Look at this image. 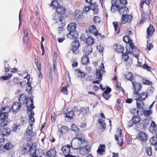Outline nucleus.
<instances>
[{
    "label": "nucleus",
    "mask_w": 157,
    "mask_h": 157,
    "mask_svg": "<svg viewBox=\"0 0 157 157\" xmlns=\"http://www.w3.org/2000/svg\"><path fill=\"white\" fill-rule=\"evenodd\" d=\"M21 105L18 102H15L11 107L12 111L14 112L18 111L21 108Z\"/></svg>",
    "instance_id": "nucleus-18"
},
{
    "label": "nucleus",
    "mask_w": 157,
    "mask_h": 157,
    "mask_svg": "<svg viewBox=\"0 0 157 157\" xmlns=\"http://www.w3.org/2000/svg\"><path fill=\"white\" fill-rule=\"evenodd\" d=\"M125 78L128 80H130L131 82L133 79V75L131 73L128 72L125 75Z\"/></svg>",
    "instance_id": "nucleus-37"
},
{
    "label": "nucleus",
    "mask_w": 157,
    "mask_h": 157,
    "mask_svg": "<svg viewBox=\"0 0 157 157\" xmlns=\"http://www.w3.org/2000/svg\"><path fill=\"white\" fill-rule=\"evenodd\" d=\"M82 16V13L81 11L76 10L74 13L75 17L76 19H78Z\"/></svg>",
    "instance_id": "nucleus-34"
},
{
    "label": "nucleus",
    "mask_w": 157,
    "mask_h": 157,
    "mask_svg": "<svg viewBox=\"0 0 157 157\" xmlns=\"http://www.w3.org/2000/svg\"><path fill=\"white\" fill-rule=\"evenodd\" d=\"M148 96V93L146 92H142L140 93H138L134 95L135 100L136 101L137 107L139 109H143L144 105L143 101L145 100Z\"/></svg>",
    "instance_id": "nucleus-3"
},
{
    "label": "nucleus",
    "mask_w": 157,
    "mask_h": 157,
    "mask_svg": "<svg viewBox=\"0 0 157 157\" xmlns=\"http://www.w3.org/2000/svg\"><path fill=\"white\" fill-rule=\"evenodd\" d=\"M55 10L57 13L61 15L64 14L65 10V8L60 5L56 8Z\"/></svg>",
    "instance_id": "nucleus-19"
},
{
    "label": "nucleus",
    "mask_w": 157,
    "mask_h": 157,
    "mask_svg": "<svg viewBox=\"0 0 157 157\" xmlns=\"http://www.w3.org/2000/svg\"><path fill=\"white\" fill-rule=\"evenodd\" d=\"M132 88L134 90L133 94L134 95L140 91L141 89V85L139 83L137 82H133L132 81Z\"/></svg>",
    "instance_id": "nucleus-13"
},
{
    "label": "nucleus",
    "mask_w": 157,
    "mask_h": 157,
    "mask_svg": "<svg viewBox=\"0 0 157 157\" xmlns=\"http://www.w3.org/2000/svg\"><path fill=\"white\" fill-rule=\"evenodd\" d=\"M111 91V89L109 87H107L106 90L104 91L102 96L106 100L108 99L110 97L111 95L109 93Z\"/></svg>",
    "instance_id": "nucleus-17"
},
{
    "label": "nucleus",
    "mask_w": 157,
    "mask_h": 157,
    "mask_svg": "<svg viewBox=\"0 0 157 157\" xmlns=\"http://www.w3.org/2000/svg\"><path fill=\"white\" fill-rule=\"evenodd\" d=\"M13 81L14 82L17 84L20 83V81L17 78H13Z\"/></svg>",
    "instance_id": "nucleus-62"
},
{
    "label": "nucleus",
    "mask_w": 157,
    "mask_h": 157,
    "mask_svg": "<svg viewBox=\"0 0 157 157\" xmlns=\"http://www.w3.org/2000/svg\"><path fill=\"white\" fill-rule=\"evenodd\" d=\"M65 79L67 81H69L70 80V78L69 76V74L68 72L66 73Z\"/></svg>",
    "instance_id": "nucleus-60"
},
{
    "label": "nucleus",
    "mask_w": 157,
    "mask_h": 157,
    "mask_svg": "<svg viewBox=\"0 0 157 157\" xmlns=\"http://www.w3.org/2000/svg\"><path fill=\"white\" fill-rule=\"evenodd\" d=\"M153 47V46L151 44H147V45L146 49H147L148 51H150Z\"/></svg>",
    "instance_id": "nucleus-59"
},
{
    "label": "nucleus",
    "mask_w": 157,
    "mask_h": 157,
    "mask_svg": "<svg viewBox=\"0 0 157 157\" xmlns=\"http://www.w3.org/2000/svg\"><path fill=\"white\" fill-rule=\"evenodd\" d=\"M143 68L145 69L148 71H150L151 69V67L148 66L147 64H144L143 66Z\"/></svg>",
    "instance_id": "nucleus-58"
},
{
    "label": "nucleus",
    "mask_w": 157,
    "mask_h": 157,
    "mask_svg": "<svg viewBox=\"0 0 157 157\" xmlns=\"http://www.w3.org/2000/svg\"><path fill=\"white\" fill-rule=\"evenodd\" d=\"M94 42V39L91 36H89L86 40V43L89 45L93 44Z\"/></svg>",
    "instance_id": "nucleus-35"
},
{
    "label": "nucleus",
    "mask_w": 157,
    "mask_h": 157,
    "mask_svg": "<svg viewBox=\"0 0 157 157\" xmlns=\"http://www.w3.org/2000/svg\"><path fill=\"white\" fill-rule=\"evenodd\" d=\"M131 113L135 115H138V110L135 108L132 109L131 110Z\"/></svg>",
    "instance_id": "nucleus-54"
},
{
    "label": "nucleus",
    "mask_w": 157,
    "mask_h": 157,
    "mask_svg": "<svg viewBox=\"0 0 157 157\" xmlns=\"http://www.w3.org/2000/svg\"><path fill=\"white\" fill-rule=\"evenodd\" d=\"M132 18V16L130 14H123L121 18V23L125 24L126 23H130L131 22Z\"/></svg>",
    "instance_id": "nucleus-12"
},
{
    "label": "nucleus",
    "mask_w": 157,
    "mask_h": 157,
    "mask_svg": "<svg viewBox=\"0 0 157 157\" xmlns=\"http://www.w3.org/2000/svg\"><path fill=\"white\" fill-rule=\"evenodd\" d=\"M87 56H83L82 58L81 62L83 64L87 65L89 63V59Z\"/></svg>",
    "instance_id": "nucleus-33"
},
{
    "label": "nucleus",
    "mask_w": 157,
    "mask_h": 157,
    "mask_svg": "<svg viewBox=\"0 0 157 157\" xmlns=\"http://www.w3.org/2000/svg\"><path fill=\"white\" fill-rule=\"evenodd\" d=\"M152 111L151 110L145 111L144 110V114L146 117H148L152 113Z\"/></svg>",
    "instance_id": "nucleus-52"
},
{
    "label": "nucleus",
    "mask_w": 157,
    "mask_h": 157,
    "mask_svg": "<svg viewBox=\"0 0 157 157\" xmlns=\"http://www.w3.org/2000/svg\"><path fill=\"white\" fill-rule=\"evenodd\" d=\"M62 151L65 157H68L70 152V146L69 145L64 146L62 148Z\"/></svg>",
    "instance_id": "nucleus-16"
},
{
    "label": "nucleus",
    "mask_w": 157,
    "mask_h": 157,
    "mask_svg": "<svg viewBox=\"0 0 157 157\" xmlns=\"http://www.w3.org/2000/svg\"><path fill=\"white\" fill-rule=\"evenodd\" d=\"M122 57L123 59L125 61H127L128 59V55L126 54H124L123 53L122 55Z\"/></svg>",
    "instance_id": "nucleus-57"
},
{
    "label": "nucleus",
    "mask_w": 157,
    "mask_h": 157,
    "mask_svg": "<svg viewBox=\"0 0 157 157\" xmlns=\"http://www.w3.org/2000/svg\"><path fill=\"white\" fill-rule=\"evenodd\" d=\"M68 129V128L67 127L63 126L61 128L60 132L62 134H65L67 132Z\"/></svg>",
    "instance_id": "nucleus-42"
},
{
    "label": "nucleus",
    "mask_w": 157,
    "mask_h": 157,
    "mask_svg": "<svg viewBox=\"0 0 157 157\" xmlns=\"http://www.w3.org/2000/svg\"><path fill=\"white\" fill-rule=\"evenodd\" d=\"M146 20L145 14L144 13H143L142 14V17L141 19L140 20L139 23L141 24H143L145 22Z\"/></svg>",
    "instance_id": "nucleus-50"
},
{
    "label": "nucleus",
    "mask_w": 157,
    "mask_h": 157,
    "mask_svg": "<svg viewBox=\"0 0 157 157\" xmlns=\"http://www.w3.org/2000/svg\"><path fill=\"white\" fill-rule=\"evenodd\" d=\"M113 24L114 28L115 31L117 30L118 23L116 21H114L113 22Z\"/></svg>",
    "instance_id": "nucleus-61"
},
{
    "label": "nucleus",
    "mask_w": 157,
    "mask_h": 157,
    "mask_svg": "<svg viewBox=\"0 0 157 157\" xmlns=\"http://www.w3.org/2000/svg\"><path fill=\"white\" fill-rule=\"evenodd\" d=\"M11 109L8 106L2 108L0 111V119L1 120H7L6 119L8 117V113Z\"/></svg>",
    "instance_id": "nucleus-7"
},
{
    "label": "nucleus",
    "mask_w": 157,
    "mask_h": 157,
    "mask_svg": "<svg viewBox=\"0 0 157 157\" xmlns=\"http://www.w3.org/2000/svg\"><path fill=\"white\" fill-rule=\"evenodd\" d=\"M5 149L6 150H10L13 147L12 144L10 142H8L4 145Z\"/></svg>",
    "instance_id": "nucleus-40"
},
{
    "label": "nucleus",
    "mask_w": 157,
    "mask_h": 157,
    "mask_svg": "<svg viewBox=\"0 0 157 157\" xmlns=\"http://www.w3.org/2000/svg\"><path fill=\"white\" fill-rule=\"evenodd\" d=\"M77 27L76 24L74 22L69 24L67 27V30L69 33L67 34V37L71 39H76L78 36V34L76 31Z\"/></svg>",
    "instance_id": "nucleus-4"
},
{
    "label": "nucleus",
    "mask_w": 157,
    "mask_h": 157,
    "mask_svg": "<svg viewBox=\"0 0 157 157\" xmlns=\"http://www.w3.org/2000/svg\"><path fill=\"white\" fill-rule=\"evenodd\" d=\"M146 153L148 155L150 156H151L152 155V150L151 147H146Z\"/></svg>",
    "instance_id": "nucleus-47"
},
{
    "label": "nucleus",
    "mask_w": 157,
    "mask_h": 157,
    "mask_svg": "<svg viewBox=\"0 0 157 157\" xmlns=\"http://www.w3.org/2000/svg\"><path fill=\"white\" fill-rule=\"evenodd\" d=\"M120 8V6L118 5H117L116 2L115 4L112 3L111 7V10L112 12H114L116 10H118L119 11V9Z\"/></svg>",
    "instance_id": "nucleus-32"
},
{
    "label": "nucleus",
    "mask_w": 157,
    "mask_h": 157,
    "mask_svg": "<svg viewBox=\"0 0 157 157\" xmlns=\"http://www.w3.org/2000/svg\"><path fill=\"white\" fill-rule=\"evenodd\" d=\"M129 46L128 47L127 46L126 48V52L127 53L129 54H131L134 51V50L135 48L134 46V44L133 43L132 44H129Z\"/></svg>",
    "instance_id": "nucleus-24"
},
{
    "label": "nucleus",
    "mask_w": 157,
    "mask_h": 157,
    "mask_svg": "<svg viewBox=\"0 0 157 157\" xmlns=\"http://www.w3.org/2000/svg\"><path fill=\"white\" fill-rule=\"evenodd\" d=\"M72 141L76 142L75 146L73 147V148L76 150H79L80 152L82 155L86 154L90 151V146L89 145H84L81 147V144H84L86 141L78 135L73 138Z\"/></svg>",
    "instance_id": "nucleus-1"
},
{
    "label": "nucleus",
    "mask_w": 157,
    "mask_h": 157,
    "mask_svg": "<svg viewBox=\"0 0 157 157\" xmlns=\"http://www.w3.org/2000/svg\"><path fill=\"white\" fill-rule=\"evenodd\" d=\"M147 138V136L144 132H141L138 135V138L141 141L145 140Z\"/></svg>",
    "instance_id": "nucleus-26"
},
{
    "label": "nucleus",
    "mask_w": 157,
    "mask_h": 157,
    "mask_svg": "<svg viewBox=\"0 0 157 157\" xmlns=\"http://www.w3.org/2000/svg\"><path fill=\"white\" fill-rule=\"evenodd\" d=\"M56 114L54 113H53L51 115V120L52 122H54L56 120Z\"/></svg>",
    "instance_id": "nucleus-63"
},
{
    "label": "nucleus",
    "mask_w": 157,
    "mask_h": 157,
    "mask_svg": "<svg viewBox=\"0 0 157 157\" xmlns=\"http://www.w3.org/2000/svg\"><path fill=\"white\" fill-rule=\"evenodd\" d=\"M134 50L135 51H133V52H132L133 55L135 56V57L138 60V57L139 54L140 52L137 49H136L135 48Z\"/></svg>",
    "instance_id": "nucleus-53"
},
{
    "label": "nucleus",
    "mask_w": 157,
    "mask_h": 157,
    "mask_svg": "<svg viewBox=\"0 0 157 157\" xmlns=\"http://www.w3.org/2000/svg\"><path fill=\"white\" fill-rule=\"evenodd\" d=\"M156 125L154 121H152L149 127V130L152 133H155L156 131Z\"/></svg>",
    "instance_id": "nucleus-23"
},
{
    "label": "nucleus",
    "mask_w": 157,
    "mask_h": 157,
    "mask_svg": "<svg viewBox=\"0 0 157 157\" xmlns=\"http://www.w3.org/2000/svg\"><path fill=\"white\" fill-rule=\"evenodd\" d=\"M11 77V75L10 74H8V75L6 76H3L0 77V79L1 80H7L10 78Z\"/></svg>",
    "instance_id": "nucleus-51"
},
{
    "label": "nucleus",
    "mask_w": 157,
    "mask_h": 157,
    "mask_svg": "<svg viewBox=\"0 0 157 157\" xmlns=\"http://www.w3.org/2000/svg\"><path fill=\"white\" fill-rule=\"evenodd\" d=\"M20 126L19 125L14 124L13 125L12 131L13 132H15L17 130L19 129Z\"/></svg>",
    "instance_id": "nucleus-55"
},
{
    "label": "nucleus",
    "mask_w": 157,
    "mask_h": 157,
    "mask_svg": "<svg viewBox=\"0 0 157 157\" xmlns=\"http://www.w3.org/2000/svg\"><path fill=\"white\" fill-rule=\"evenodd\" d=\"M89 31L95 35H97L98 34V33L96 27L94 25H92L90 27Z\"/></svg>",
    "instance_id": "nucleus-30"
},
{
    "label": "nucleus",
    "mask_w": 157,
    "mask_h": 157,
    "mask_svg": "<svg viewBox=\"0 0 157 157\" xmlns=\"http://www.w3.org/2000/svg\"><path fill=\"white\" fill-rule=\"evenodd\" d=\"M115 137L116 140L117 141L118 145L120 146H121L123 144V140L121 129L120 128H117V132L115 135Z\"/></svg>",
    "instance_id": "nucleus-8"
},
{
    "label": "nucleus",
    "mask_w": 157,
    "mask_h": 157,
    "mask_svg": "<svg viewBox=\"0 0 157 157\" xmlns=\"http://www.w3.org/2000/svg\"><path fill=\"white\" fill-rule=\"evenodd\" d=\"M119 11V13L122 15L127 14L128 12V9L125 6L120 8Z\"/></svg>",
    "instance_id": "nucleus-28"
},
{
    "label": "nucleus",
    "mask_w": 157,
    "mask_h": 157,
    "mask_svg": "<svg viewBox=\"0 0 157 157\" xmlns=\"http://www.w3.org/2000/svg\"><path fill=\"white\" fill-rule=\"evenodd\" d=\"M19 100L20 103L21 104H24L25 103V101H26V105L27 107V109L28 110V113L29 112V109H28V106H29L28 105L27 103L29 101H30V102L31 103V104L29 103V106L31 107H33V109L34 108V106L33 105V99L30 98H26L25 94H22L20 95L19 98Z\"/></svg>",
    "instance_id": "nucleus-6"
},
{
    "label": "nucleus",
    "mask_w": 157,
    "mask_h": 157,
    "mask_svg": "<svg viewBox=\"0 0 157 157\" xmlns=\"http://www.w3.org/2000/svg\"><path fill=\"white\" fill-rule=\"evenodd\" d=\"M75 75L78 77L81 78H84L85 77V75L83 72L81 71L79 69H77L75 71Z\"/></svg>",
    "instance_id": "nucleus-25"
},
{
    "label": "nucleus",
    "mask_w": 157,
    "mask_h": 157,
    "mask_svg": "<svg viewBox=\"0 0 157 157\" xmlns=\"http://www.w3.org/2000/svg\"><path fill=\"white\" fill-rule=\"evenodd\" d=\"M150 142L151 144L155 145L157 144V138L153 136L150 140Z\"/></svg>",
    "instance_id": "nucleus-39"
},
{
    "label": "nucleus",
    "mask_w": 157,
    "mask_h": 157,
    "mask_svg": "<svg viewBox=\"0 0 157 157\" xmlns=\"http://www.w3.org/2000/svg\"><path fill=\"white\" fill-rule=\"evenodd\" d=\"M72 45H73V52L75 54H78L79 52L78 48L80 46L78 40H75L72 43Z\"/></svg>",
    "instance_id": "nucleus-14"
},
{
    "label": "nucleus",
    "mask_w": 157,
    "mask_h": 157,
    "mask_svg": "<svg viewBox=\"0 0 157 157\" xmlns=\"http://www.w3.org/2000/svg\"><path fill=\"white\" fill-rule=\"evenodd\" d=\"M27 105H28V109L29 112L28 113V116H29V125L26 131V135L29 138L30 140L32 139L33 136H34V134L33 133L32 126L34 123V119L33 118V116L34 114L33 111L32 110L33 107H31L29 106V103H31L30 101L28 102Z\"/></svg>",
    "instance_id": "nucleus-2"
},
{
    "label": "nucleus",
    "mask_w": 157,
    "mask_h": 157,
    "mask_svg": "<svg viewBox=\"0 0 157 157\" xmlns=\"http://www.w3.org/2000/svg\"><path fill=\"white\" fill-rule=\"evenodd\" d=\"M99 70H97L96 72L94 75V76L96 77V78L98 79V80L94 81L93 82V83H96L99 84V82L102 80V74L104 73V67L103 63H101V65L100 66Z\"/></svg>",
    "instance_id": "nucleus-5"
},
{
    "label": "nucleus",
    "mask_w": 157,
    "mask_h": 157,
    "mask_svg": "<svg viewBox=\"0 0 157 157\" xmlns=\"http://www.w3.org/2000/svg\"><path fill=\"white\" fill-rule=\"evenodd\" d=\"M63 18L61 15L55 13L52 15V20L55 21L56 23L59 24H61L62 26H64L65 24L62 22Z\"/></svg>",
    "instance_id": "nucleus-10"
},
{
    "label": "nucleus",
    "mask_w": 157,
    "mask_h": 157,
    "mask_svg": "<svg viewBox=\"0 0 157 157\" xmlns=\"http://www.w3.org/2000/svg\"><path fill=\"white\" fill-rule=\"evenodd\" d=\"M29 78L30 76L28 75L26 77L24 78V79L26 78L27 80L28 86L26 87V90L29 94H31L32 93V87L31 86V82H29Z\"/></svg>",
    "instance_id": "nucleus-15"
},
{
    "label": "nucleus",
    "mask_w": 157,
    "mask_h": 157,
    "mask_svg": "<svg viewBox=\"0 0 157 157\" xmlns=\"http://www.w3.org/2000/svg\"><path fill=\"white\" fill-rule=\"evenodd\" d=\"M105 145L104 144H100L98 147V149L97 151L98 153L102 155L103 152L105 151Z\"/></svg>",
    "instance_id": "nucleus-22"
},
{
    "label": "nucleus",
    "mask_w": 157,
    "mask_h": 157,
    "mask_svg": "<svg viewBox=\"0 0 157 157\" xmlns=\"http://www.w3.org/2000/svg\"><path fill=\"white\" fill-rule=\"evenodd\" d=\"M97 49H98L100 53H102L103 51V47L101 46H99L97 47Z\"/></svg>",
    "instance_id": "nucleus-64"
},
{
    "label": "nucleus",
    "mask_w": 157,
    "mask_h": 157,
    "mask_svg": "<svg viewBox=\"0 0 157 157\" xmlns=\"http://www.w3.org/2000/svg\"><path fill=\"white\" fill-rule=\"evenodd\" d=\"M117 48L116 49V51L119 53H121L124 50V48L121 45H118L117 46Z\"/></svg>",
    "instance_id": "nucleus-45"
},
{
    "label": "nucleus",
    "mask_w": 157,
    "mask_h": 157,
    "mask_svg": "<svg viewBox=\"0 0 157 157\" xmlns=\"http://www.w3.org/2000/svg\"><path fill=\"white\" fill-rule=\"evenodd\" d=\"M123 41L126 43L129 44H132V40L130 39L128 35H126L123 37Z\"/></svg>",
    "instance_id": "nucleus-36"
},
{
    "label": "nucleus",
    "mask_w": 157,
    "mask_h": 157,
    "mask_svg": "<svg viewBox=\"0 0 157 157\" xmlns=\"http://www.w3.org/2000/svg\"><path fill=\"white\" fill-rule=\"evenodd\" d=\"M47 155L49 157H55L56 155V151L54 149H51L47 152Z\"/></svg>",
    "instance_id": "nucleus-31"
},
{
    "label": "nucleus",
    "mask_w": 157,
    "mask_h": 157,
    "mask_svg": "<svg viewBox=\"0 0 157 157\" xmlns=\"http://www.w3.org/2000/svg\"><path fill=\"white\" fill-rule=\"evenodd\" d=\"M59 5L56 0H53L51 2L50 6L53 7L54 9H55Z\"/></svg>",
    "instance_id": "nucleus-41"
},
{
    "label": "nucleus",
    "mask_w": 157,
    "mask_h": 157,
    "mask_svg": "<svg viewBox=\"0 0 157 157\" xmlns=\"http://www.w3.org/2000/svg\"><path fill=\"white\" fill-rule=\"evenodd\" d=\"M99 122L100 124L101 125L102 128L103 129H105L106 128V125L105 122V120L99 119Z\"/></svg>",
    "instance_id": "nucleus-48"
},
{
    "label": "nucleus",
    "mask_w": 157,
    "mask_h": 157,
    "mask_svg": "<svg viewBox=\"0 0 157 157\" xmlns=\"http://www.w3.org/2000/svg\"><path fill=\"white\" fill-rule=\"evenodd\" d=\"M71 130L74 131L75 132H78L79 131V129L76 125L74 124H72L71 125Z\"/></svg>",
    "instance_id": "nucleus-38"
},
{
    "label": "nucleus",
    "mask_w": 157,
    "mask_h": 157,
    "mask_svg": "<svg viewBox=\"0 0 157 157\" xmlns=\"http://www.w3.org/2000/svg\"><path fill=\"white\" fill-rule=\"evenodd\" d=\"M90 9L93 10L94 14H97L98 12V9L95 7L93 3H92L91 4V6H90Z\"/></svg>",
    "instance_id": "nucleus-44"
},
{
    "label": "nucleus",
    "mask_w": 157,
    "mask_h": 157,
    "mask_svg": "<svg viewBox=\"0 0 157 157\" xmlns=\"http://www.w3.org/2000/svg\"><path fill=\"white\" fill-rule=\"evenodd\" d=\"M33 144L31 142H28L27 145H24L22 147L23 150L24 152H29L31 154L33 153L35 150V147H33Z\"/></svg>",
    "instance_id": "nucleus-9"
},
{
    "label": "nucleus",
    "mask_w": 157,
    "mask_h": 157,
    "mask_svg": "<svg viewBox=\"0 0 157 157\" xmlns=\"http://www.w3.org/2000/svg\"><path fill=\"white\" fill-rule=\"evenodd\" d=\"M67 86L62 87L60 91L65 95H67L68 93V90L67 89Z\"/></svg>",
    "instance_id": "nucleus-46"
},
{
    "label": "nucleus",
    "mask_w": 157,
    "mask_h": 157,
    "mask_svg": "<svg viewBox=\"0 0 157 157\" xmlns=\"http://www.w3.org/2000/svg\"><path fill=\"white\" fill-rule=\"evenodd\" d=\"M147 38L148 37H149V36H151L153 34L155 31V29L152 25H150L147 29Z\"/></svg>",
    "instance_id": "nucleus-21"
},
{
    "label": "nucleus",
    "mask_w": 157,
    "mask_h": 157,
    "mask_svg": "<svg viewBox=\"0 0 157 157\" xmlns=\"http://www.w3.org/2000/svg\"><path fill=\"white\" fill-rule=\"evenodd\" d=\"M84 51L86 55L88 56L92 52V48L90 45H87L85 48Z\"/></svg>",
    "instance_id": "nucleus-27"
},
{
    "label": "nucleus",
    "mask_w": 157,
    "mask_h": 157,
    "mask_svg": "<svg viewBox=\"0 0 157 157\" xmlns=\"http://www.w3.org/2000/svg\"><path fill=\"white\" fill-rule=\"evenodd\" d=\"M140 119L139 116L134 115L132 120L128 123V126L129 128L132 127L133 125L140 122Z\"/></svg>",
    "instance_id": "nucleus-11"
},
{
    "label": "nucleus",
    "mask_w": 157,
    "mask_h": 157,
    "mask_svg": "<svg viewBox=\"0 0 157 157\" xmlns=\"http://www.w3.org/2000/svg\"><path fill=\"white\" fill-rule=\"evenodd\" d=\"M81 112L83 114H86L89 112V108L88 106L86 107L83 108H82L80 109Z\"/></svg>",
    "instance_id": "nucleus-49"
},
{
    "label": "nucleus",
    "mask_w": 157,
    "mask_h": 157,
    "mask_svg": "<svg viewBox=\"0 0 157 157\" xmlns=\"http://www.w3.org/2000/svg\"><path fill=\"white\" fill-rule=\"evenodd\" d=\"M10 129L8 128H4L2 130L1 135L4 136H9L10 134Z\"/></svg>",
    "instance_id": "nucleus-20"
},
{
    "label": "nucleus",
    "mask_w": 157,
    "mask_h": 157,
    "mask_svg": "<svg viewBox=\"0 0 157 157\" xmlns=\"http://www.w3.org/2000/svg\"><path fill=\"white\" fill-rule=\"evenodd\" d=\"M94 22L95 23H98L100 21V18L98 16H94Z\"/></svg>",
    "instance_id": "nucleus-56"
},
{
    "label": "nucleus",
    "mask_w": 157,
    "mask_h": 157,
    "mask_svg": "<svg viewBox=\"0 0 157 157\" xmlns=\"http://www.w3.org/2000/svg\"><path fill=\"white\" fill-rule=\"evenodd\" d=\"M74 114V113L72 111L67 112L66 113V117L70 119H72L73 118Z\"/></svg>",
    "instance_id": "nucleus-43"
},
{
    "label": "nucleus",
    "mask_w": 157,
    "mask_h": 157,
    "mask_svg": "<svg viewBox=\"0 0 157 157\" xmlns=\"http://www.w3.org/2000/svg\"><path fill=\"white\" fill-rule=\"evenodd\" d=\"M32 154L36 157H42L43 155V151L40 150H35V149L34 152Z\"/></svg>",
    "instance_id": "nucleus-29"
}]
</instances>
